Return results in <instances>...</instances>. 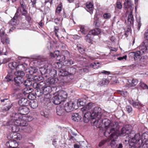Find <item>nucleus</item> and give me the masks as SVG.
<instances>
[{"instance_id":"f257e3e1","label":"nucleus","mask_w":148,"mask_h":148,"mask_svg":"<svg viewBox=\"0 0 148 148\" xmlns=\"http://www.w3.org/2000/svg\"><path fill=\"white\" fill-rule=\"evenodd\" d=\"M105 128L104 135L107 137L110 133H116L119 131V126L116 122H111L108 119H103V126Z\"/></svg>"},{"instance_id":"f03ea898","label":"nucleus","mask_w":148,"mask_h":148,"mask_svg":"<svg viewBox=\"0 0 148 148\" xmlns=\"http://www.w3.org/2000/svg\"><path fill=\"white\" fill-rule=\"evenodd\" d=\"M147 43L143 41L138 47L139 50L131 53L135 60H140L145 54L148 52V47L147 45L148 44Z\"/></svg>"},{"instance_id":"7ed1b4c3","label":"nucleus","mask_w":148,"mask_h":148,"mask_svg":"<svg viewBox=\"0 0 148 148\" xmlns=\"http://www.w3.org/2000/svg\"><path fill=\"white\" fill-rule=\"evenodd\" d=\"M124 7L127 9V11L130 10V13L127 19L129 25H131L134 22V18L132 15V11L134 8V5L131 0H125L124 3Z\"/></svg>"},{"instance_id":"20e7f679","label":"nucleus","mask_w":148,"mask_h":148,"mask_svg":"<svg viewBox=\"0 0 148 148\" xmlns=\"http://www.w3.org/2000/svg\"><path fill=\"white\" fill-rule=\"evenodd\" d=\"M101 109L98 107H95L94 108V109L92 111V113L89 112H87L84 113L83 117L84 122L87 123L89 121L90 118H92V120L95 118L96 115L101 110Z\"/></svg>"},{"instance_id":"39448f33","label":"nucleus","mask_w":148,"mask_h":148,"mask_svg":"<svg viewBox=\"0 0 148 148\" xmlns=\"http://www.w3.org/2000/svg\"><path fill=\"white\" fill-rule=\"evenodd\" d=\"M138 142L137 145H139L138 148H148V133H144L142 136L141 139H140V134L138 139Z\"/></svg>"},{"instance_id":"423d86ee","label":"nucleus","mask_w":148,"mask_h":148,"mask_svg":"<svg viewBox=\"0 0 148 148\" xmlns=\"http://www.w3.org/2000/svg\"><path fill=\"white\" fill-rule=\"evenodd\" d=\"M103 116L102 115L101 110L96 115V117L92 120V123L93 125L95 126L97 128L101 127H103Z\"/></svg>"},{"instance_id":"0eeeda50","label":"nucleus","mask_w":148,"mask_h":148,"mask_svg":"<svg viewBox=\"0 0 148 148\" xmlns=\"http://www.w3.org/2000/svg\"><path fill=\"white\" fill-rule=\"evenodd\" d=\"M101 30L99 28H95L89 31L88 34L85 37V39L89 43H92V38L91 35H96L99 34L101 33Z\"/></svg>"},{"instance_id":"6e6552de","label":"nucleus","mask_w":148,"mask_h":148,"mask_svg":"<svg viewBox=\"0 0 148 148\" xmlns=\"http://www.w3.org/2000/svg\"><path fill=\"white\" fill-rule=\"evenodd\" d=\"M15 122V117H12L10 121L6 123L7 126H10L12 131L14 133L18 132L19 130V125H17V124L14 123Z\"/></svg>"},{"instance_id":"1a4fd4ad","label":"nucleus","mask_w":148,"mask_h":148,"mask_svg":"<svg viewBox=\"0 0 148 148\" xmlns=\"http://www.w3.org/2000/svg\"><path fill=\"white\" fill-rule=\"evenodd\" d=\"M119 131L116 133H111L110 135V139L109 141L110 146L113 148H116L118 144L116 143V140L117 139L119 135Z\"/></svg>"},{"instance_id":"9d476101","label":"nucleus","mask_w":148,"mask_h":148,"mask_svg":"<svg viewBox=\"0 0 148 148\" xmlns=\"http://www.w3.org/2000/svg\"><path fill=\"white\" fill-rule=\"evenodd\" d=\"M128 137L131 139V142L134 144L137 145L138 142V139L139 137V133L136 134L135 132L131 131V132L128 134Z\"/></svg>"},{"instance_id":"9b49d317","label":"nucleus","mask_w":148,"mask_h":148,"mask_svg":"<svg viewBox=\"0 0 148 148\" xmlns=\"http://www.w3.org/2000/svg\"><path fill=\"white\" fill-rule=\"evenodd\" d=\"M0 36L1 38V42L4 44L5 43L9 44L10 40L8 37L7 35L5 34L4 28H1L0 29Z\"/></svg>"},{"instance_id":"f8f14e48","label":"nucleus","mask_w":148,"mask_h":148,"mask_svg":"<svg viewBox=\"0 0 148 148\" xmlns=\"http://www.w3.org/2000/svg\"><path fill=\"white\" fill-rule=\"evenodd\" d=\"M43 90H40V91L38 90H37L36 94L38 96H40L43 94H49V93L51 92L52 89L50 85H49V84H47Z\"/></svg>"},{"instance_id":"ddd939ff","label":"nucleus","mask_w":148,"mask_h":148,"mask_svg":"<svg viewBox=\"0 0 148 148\" xmlns=\"http://www.w3.org/2000/svg\"><path fill=\"white\" fill-rule=\"evenodd\" d=\"M132 127L130 125H127L123 127L121 130L120 135L121 136H125L128 134L132 130Z\"/></svg>"},{"instance_id":"4468645a","label":"nucleus","mask_w":148,"mask_h":148,"mask_svg":"<svg viewBox=\"0 0 148 148\" xmlns=\"http://www.w3.org/2000/svg\"><path fill=\"white\" fill-rule=\"evenodd\" d=\"M25 70V68L23 65L19 64L16 68L17 71L15 73V75L16 76H23L25 75V73L23 70Z\"/></svg>"},{"instance_id":"2eb2a0df","label":"nucleus","mask_w":148,"mask_h":148,"mask_svg":"<svg viewBox=\"0 0 148 148\" xmlns=\"http://www.w3.org/2000/svg\"><path fill=\"white\" fill-rule=\"evenodd\" d=\"M47 85V83L45 82L42 81L39 83L34 82L33 84V87L34 88H37L36 90V92L38 90L40 91V90H43V88L45 87Z\"/></svg>"},{"instance_id":"dca6fc26","label":"nucleus","mask_w":148,"mask_h":148,"mask_svg":"<svg viewBox=\"0 0 148 148\" xmlns=\"http://www.w3.org/2000/svg\"><path fill=\"white\" fill-rule=\"evenodd\" d=\"M7 138L9 140L16 141V140H21L22 138V136L19 133H15V134L11 133L8 135Z\"/></svg>"},{"instance_id":"f3484780","label":"nucleus","mask_w":148,"mask_h":148,"mask_svg":"<svg viewBox=\"0 0 148 148\" xmlns=\"http://www.w3.org/2000/svg\"><path fill=\"white\" fill-rule=\"evenodd\" d=\"M15 117V122L14 123L16 124L17 125H19V126L23 127V128L28 125V123L27 121H25V119L23 118V119H21V118H19L18 119H17V117ZM13 123H14V122Z\"/></svg>"},{"instance_id":"a211bd4d","label":"nucleus","mask_w":148,"mask_h":148,"mask_svg":"<svg viewBox=\"0 0 148 148\" xmlns=\"http://www.w3.org/2000/svg\"><path fill=\"white\" fill-rule=\"evenodd\" d=\"M74 103L72 101H69L66 103L64 107L66 112H70L73 110L75 108Z\"/></svg>"},{"instance_id":"6ab92c4d","label":"nucleus","mask_w":148,"mask_h":148,"mask_svg":"<svg viewBox=\"0 0 148 148\" xmlns=\"http://www.w3.org/2000/svg\"><path fill=\"white\" fill-rule=\"evenodd\" d=\"M18 113L22 115L27 114L29 112V108L25 106H21L18 109Z\"/></svg>"},{"instance_id":"aec40b11","label":"nucleus","mask_w":148,"mask_h":148,"mask_svg":"<svg viewBox=\"0 0 148 148\" xmlns=\"http://www.w3.org/2000/svg\"><path fill=\"white\" fill-rule=\"evenodd\" d=\"M18 103L21 106H27L30 103V101L27 98H23L18 101Z\"/></svg>"},{"instance_id":"412c9836","label":"nucleus","mask_w":148,"mask_h":148,"mask_svg":"<svg viewBox=\"0 0 148 148\" xmlns=\"http://www.w3.org/2000/svg\"><path fill=\"white\" fill-rule=\"evenodd\" d=\"M15 85L16 86H19L24 82V79L21 76H17L14 78Z\"/></svg>"},{"instance_id":"4be33fe9","label":"nucleus","mask_w":148,"mask_h":148,"mask_svg":"<svg viewBox=\"0 0 148 148\" xmlns=\"http://www.w3.org/2000/svg\"><path fill=\"white\" fill-rule=\"evenodd\" d=\"M65 109L64 106H58L56 107V113L58 115H62L64 114Z\"/></svg>"},{"instance_id":"5701e85b","label":"nucleus","mask_w":148,"mask_h":148,"mask_svg":"<svg viewBox=\"0 0 148 148\" xmlns=\"http://www.w3.org/2000/svg\"><path fill=\"white\" fill-rule=\"evenodd\" d=\"M19 8H18L14 16L13 17V18L11 20L10 23L12 25H16V22L18 16L19 15Z\"/></svg>"},{"instance_id":"b1692460","label":"nucleus","mask_w":148,"mask_h":148,"mask_svg":"<svg viewBox=\"0 0 148 148\" xmlns=\"http://www.w3.org/2000/svg\"><path fill=\"white\" fill-rule=\"evenodd\" d=\"M53 102L55 105L60 104L63 101L57 93L53 98Z\"/></svg>"},{"instance_id":"393cba45","label":"nucleus","mask_w":148,"mask_h":148,"mask_svg":"<svg viewBox=\"0 0 148 148\" xmlns=\"http://www.w3.org/2000/svg\"><path fill=\"white\" fill-rule=\"evenodd\" d=\"M86 10L89 12L90 14L93 13V10L94 9L93 4L91 2H88L86 3Z\"/></svg>"},{"instance_id":"a878e982","label":"nucleus","mask_w":148,"mask_h":148,"mask_svg":"<svg viewBox=\"0 0 148 148\" xmlns=\"http://www.w3.org/2000/svg\"><path fill=\"white\" fill-rule=\"evenodd\" d=\"M47 74L46 75V77L51 76L52 77H54L57 75V71L54 69H49Z\"/></svg>"},{"instance_id":"bb28decb","label":"nucleus","mask_w":148,"mask_h":148,"mask_svg":"<svg viewBox=\"0 0 148 148\" xmlns=\"http://www.w3.org/2000/svg\"><path fill=\"white\" fill-rule=\"evenodd\" d=\"M95 106L94 103L92 102L88 103L86 105L82 108V111L84 112L85 111H87L90 110L92 108Z\"/></svg>"},{"instance_id":"cd10ccee","label":"nucleus","mask_w":148,"mask_h":148,"mask_svg":"<svg viewBox=\"0 0 148 148\" xmlns=\"http://www.w3.org/2000/svg\"><path fill=\"white\" fill-rule=\"evenodd\" d=\"M57 94L63 101H65V99L67 97V94L66 92L64 91H60Z\"/></svg>"},{"instance_id":"c85d7f7f","label":"nucleus","mask_w":148,"mask_h":148,"mask_svg":"<svg viewBox=\"0 0 148 148\" xmlns=\"http://www.w3.org/2000/svg\"><path fill=\"white\" fill-rule=\"evenodd\" d=\"M130 103L133 106V107L139 109H140L142 107H143V106L140 102H136L133 101Z\"/></svg>"},{"instance_id":"c756f323","label":"nucleus","mask_w":148,"mask_h":148,"mask_svg":"<svg viewBox=\"0 0 148 148\" xmlns=\"http://www.w3.org/2000/svg\"><path fill=\"white\" fill-rule=\"evenodd\" d=\"M71 118L73 121L78 122L80 120L81 118L79 114L77 113H74L72 114Z\"/></svg>"},{"instance_id":"7c9ffc66","label":"nucleus","mask_w":148,"mask_h":148,"mask_svg":"<svg viewBox=\"0 0 148 148\" xmlns=\"http://www.w3.org/2000/svg\"><path fill=\"white\" fill-rule=\"evenodd\" d=\"M58 75L64 77L68 75V71L65 69H60L58 71Z\"/></svg>"},{"instance_id":"2f4dec72","label":"nucleus","mask_w":148,"mask_h":148,"mask_svg":"<svg viewBox=\"0 0 148 148\" xmlns=\"http://www.w3.org/2000/svg\"><path fill=\"white\" fill-rule=\"evenodd\" d=\"M29 105L32 108L35 109L38 106V104L37 101L32 100L31 101H30V103Z\"/></svg>"},{"instance_id":"473e14b6","label":"nucleus","mask_w":148,"mask_h":148,"mask_svg":"<svg viewBox=\"0 0 148 148\" xmlns=\"http://www.w3.org/2000/svg\"><path fill=\"white\" fill-rule=\"evenodd\" d=\"M77 49L79 52L81 54H83L85 51V49L82 45L78 44L77 45Z\"/></svg>"},{"instance_id":"72a5a7b5","label":"nucleus","mask_w":148,"mask_h":148,"mask_svg":"<svg viewBox=\"0 0 148 148\" xmlns=\"http://www.w3.org/2000/svg\"><path fill=\"white\" fill-rule=\"evenodd\" d=\"M49 69H46L44 67H42L40 68V71L41 75L46 77V75L47 74V71Z\"/></svg>"},{"instance_id":"f704fd0d","label":"nucleus","mask_w":148,"mask_h":148,"mask_svg":"<svg viewBox=\"0 0 148 148\" xmlns=\"http://www.w3.org/2000/svg\"><path fill=\"white\" fill-rule=\"evenodd\" d=\"M18 65L17 63L16 62H12L8 64V66L11 69H14L16 68V67L18 66Z\"/></svg>"},{"instance_id":"c9c22d12","label":"nucleus","mask_w":148,"mask_h":148,"mask_svg":"<svg viewBox=\"0 0 148 148\" xmlns=\"http://www.w3.org/2000/svg\"><path fill=\"white\" fill-rule=\"evenodd\" d=\"M56 59L60 62H63L64 63V61H65L66 57L63 55L62 54L57 56Z\"/></svg>"},{"instance_id":"e433bc0d","label":"nucleus","mask_w":148,"mask_h":148,"mask_svg":"<svg viewBox=\"0 0 148 148\" xmlns=\"http://www.w3.org/2000/svg\"><path fill=\"white\" fill-rule=\"evenodd\" d=\"M129 82L131 86H134L137 84L138 81L136 79H133L132 80H130Z\"/></svg>"},{"instance_id":"4c0bfd02","label":"nucleus","mask_w":148,"mask_h":148,"mask_svg":"<svg viewBox=\"0 0 148 148\" xmlns=\"http://www.w3.org/2000/svg\"><path fill=\"white\" fill-rule=\"evenodd\" d=\"M74 61L72 59H69L65 60L64 63V64L67 66H70L74 64Z\"/></svg>"},{"instance_id":"58836bf2","label":"nucleus","mask_w":148,"mask_h":148,"mask_svg":"<svg viewBox=\"0 0 148 148\" xmlns=\"http://www.w3.org/2000/svg\"><path fill=\"white\" fill-rule=\"evenodd\" d=\"M109 82V81L108 79H103L99 82V84L101 86L104 85H107Z\"/></svg>"},{"instance_id":"ea45409f","label":"nucleus","mask_w":148,"mask_h":148,"mask_svg":"<svg viewBox=\"0 0 148 148\" xmlns=\"http://www.w3.org/2000/svg\"><path fill=\"white\" fill-rule=\"evenodd\" d=\"M13 77V76L11 74H8L5 78L4 80L6 82H9L12 80Z\"/></svg>"},{"instance_id":"a19ab883","label":"nucleus","mask_w":148,"mask_h":148,"mask_svg":"<svg viewBox=\"0 0 148 148\" xmlns=\"http://www.w3.org/2000/svg\"><path fill=\"white\" fill-rule=\"evenodd\" d=\"M76 69L74 68L71 67L68 69V75H73L75 73Z\"/></svg>"},{"instance_id":"79ce46f5","label":"nucleus","mask_w":148,"mask_h":148,"mask_svg":"<svg viewBox=\"0 0 148 148\" xmlns=\"http://www.w3.org/2000/svg\"><path fill=\"white\" fill-rule=\"evenodd\" d=\"M86 102V100L85 99H82L81 100H79L77 101V104L81 106H83L85 105Z\"/></svg>"},{"instance_id":"37998d69","label":"nucleus","mask_w":148,"mask_h":148,"mask_svg":"<svg viewBox=\"0 0 148 148\" xmlns=\"http://www.w3.org/2000/svg\"><path fill=\"white\" fill-rule=\"evenodd\" d=\"M80 31L81 32L84 34H86L88 32V28L84 26L81 27Z\"/></svg>"},{"instance_id":"c03bdc74","label":"nucleus","mask_w":148,"mask_h":148,"mask_svg":"<svg viewBox=\"0 0 148 148\" xmlns=\"http://www.w3.org/2000/svg\"><path fill=\"white\" fill-rule=\"evenodd\" d=\"M138 86L140 89H148V87L147 86L143 83L140 82L138 84Z\"/></svg>"},{"instance_id":"a18cd8bd","label":"nucleus","mask_w":148,"mask_h":148,"mask_svg":"<svg viewBox=\"0 0 148 148\" xmlns=\"http://www.w3.org/2000/svg\"><path fill=\"white\" fill-rule=\"evenodd\" d=\"M32 91V89H29L27 88H25L22 90V93L24 95H25L26 94H29Z\"/></svg>"},{"instance_id":"49530a36","label":"nucleus","mask_w":148,"mask_h":148,"mask_svg":"<svg viewBox=\"0 0 148 148\" xmlns=\"http://www.w3.org/2000/svg\"><path fill=\"white\" fill-rule=\"evenodd\" d=\"M99 63L98 62H95L92 63L90 65V66L94 69L98 68L99 66Z\"/></svg>"},{"instance_id":"de8ad7c7","label":"nucleus","mask_w":148,"mask_h":148,"mask_svg":"<svg viewBox=\"0 0 148 148\" xmlns=\"http://www.w3.org/2000/svg\"><path fill=\"white\" fill-rule=\"evenodd\" d=\"M42 77L40 76H34L33 77L32 79L34 81H38L42 80Z\"/></svg>"},{"instance_id":"09e8293b","label":"nucleus","mask_w":148,"mask_h":148,"mask_svg":"<svg viewBox=\"0 0 148 148\" xmlns=\"http://www.w3.org/2000/svg\"><path fill=\"white\" fill-rule=\"evenodd\" d=\"M27 97L29 99L31 100H33L35 99L36 98L34 94L31 92L28 94L27 96Z\"/></svg>"},{"instance_id":"8fccbe9b","label":"nucleus","mask_w":148,"mask_h":148,"mask_svg":"<svg viewBox=\"0 0 148 148\" xmlns=\"http://www.w3.org/2000/svg\"><path fill=\"white\" fill-rule=\"evenodd\" d=\"M23 129H25L26 130L25 132H29L32 131V127L30 126V125L28 124L24 128H23Z\"/></svg>"},{"instance_id":"3c124183","label":"nucleus","mask_w":148,"mask_h":148,"mask_svg":"<svg viewBox=\"0 0 148 148\" xmlns=\"http://www.w3.org/2000/svg\"><path fill=\"white\" fill-rule=\"evenodd\" d=\"M47 84H49V85L53 84L55 83V80L53 77L49 79L48 82H47Z\"/></svg>"},{"instance_id":"603ef678","label":"nucleus","mask_w":148,"mask_h":148,"mask_svg":"<svg viewBox=\"0 0 148 148\" xmlns=\"http://www.w3.org/2000/svg\"><path fill=\"white\" fill-rule=\"evenodd\" d=\"M44 95H45L44 98V100L46 101H49L51 98V96L50 93Z\"/></svg>"},{"instance_id":"864d4df0","label":"nucleus","mask_w":148,"mask_h":148,"mask_svg":"<svg viewBox=\"0 0 148 148\" xmlns=\"http://www.w3.org/2000/svg\"><path fill=\"white\" fill-rule=\"evenodd\" d=\"M24 84L25 86H29L32 84L31 82L28 79L24 80Z\"/></svg>"},{"instance_id":"5fc2aeb1","label":"nucleus","mask_w":148,"mask_h":148,"mask_svg":"<svg viewBox=\"0 0 148 148\" xmlns=\"http://www.w3.org/2000/svg\"><path fill=\"white\" fill-rule=\"evenodd\" d=\"M26 8H20L19 10L21 12L23 15H25L27 13V11L26 10Z\"/></svg>"},{"instance_id":"6e6d98bb","label":"nucleus","mask_w":148,"mask_h":148,"mask_svg":"<svg viewBox=\"0 0 148 148\" xmlns=\"http://www.w3.org/2000/svg\"><path fill=\"white\" fill-rule=\"evenodd\" d=\"M111 17V14L109 13H105L103 15V18L106 19L110 18Z\"/></svg>"},{"instance_id":"4d7b16f0","label":"nucleus","mask_w":148,"mask_h":148,"mask_svg":"<svg viewBox=\"0 0 148 148\" xmlns=\"http://www.w3.org/2000/svg\"><path fill=\"white\" fill-rule=\"evenodd\" d=\"M62 53V55H63L66 58L68 57L69 56L68 51L66 50L63 51Z\"/></svg>"},{"instance_id":"13d9d810","label":"nucleus","mask_w":148,"mask_h":148,"mask_svg":"<svg viewBox=\"0 0 148 148\" xmlns=\"http://www.w3.org/2000/svg\"><path fill=\"white\" fill-rule=\"evenodd\" d=\"M137 21L138 23L137 29L138 31L140 29V27L142 25V24L141 23L140 19V18H139L138 20H137Z\"/></svg>"},{"instance_id":"bf43d9fd","label":"nucleus","mask_w":148,"mask_h":148,"mask_svg":"<svg viewBox=\"0 0 148 148\" xmlns=\"http://www.w3.org/2000/svg\"><path fill=\"white\" fill-rule=\"evenodd\" d=\"M54 22L56 24H60L62 21L60 18H56L54 20Z\"/></svg>"},{"instance_id":"052dcab7","label":"nucleus","mask_w":148,"mask_h":148,"mask_svg":"<svg viewBox=\"0 0 148 148\" xmlns=\"http://www.w3.org/2000/svg\"><path fill=\"white\" fill-rule=\"evenodd\" d=\"M126 110L129 113H130L132 111V109L131 106H127L126 107Z\"/></svg>"},{"instance_id":"680f3d73","label":"nucleus","mask_w":148,"mask_h":148,"mask_svg":"<svg viewBox=\"0 0 148 148\" xmlns=\"http://www.w3.org/2000/svg\"><path fill=\"white\" fill-rule=\"evenodd\" d=\"M47 45L48 49L49 50H51L53 47L51 42H48L47 43Z\"/></svg>"},{"instance_id":"e2e57ef3","label":"nucleus","mask_w":148,"mask_h":148,"mask_svg":"<svg viewBox=\"0 0 148 148\" xmlns=\"http://www.w3.org/2000/svg\"><path fill=\"white\" fill-rule=\"evenodd\" d=\"M20 3L21 5V8H26V5L25 3H24V1L23 0H20Z\"/></svg>"},{"instance_id":"0e129e2a","label":"nucleus","mask_w":148,"mask_h":148,"mask_svg":"<svg viewBox=\"0 0 148 148\" xmlns=\"http://www.w3.org/2000/svg\"><path fill=\"white\" fill-rule=\"evenodd\" d=\"M6 50L5 48H3L0 52V55H6Z\"/></svg>"},{"instance_id":"69168bd1","label":"nucleus","mask_w":148,"mask_h":148,"mask_svg":"<svg viewBox=\"0 0 148 148\" xmlns=\"http://www.w3.org/2000/svg\"><path fill=\"white\" fill-rule=\"evenodd\" d=\"M59 30V29L58 27H54V31L55 33L56 36L58 38V31Z\"/></svg>"},{"instance_id":"338daca9","label":"nucleus","mask_w":148,"mask_h":148,"mask_svg":"<svg viewBox=\"0 0 148 148\" xmlns=\"http://www.w3.org/2000/svg\"><path fill=\"white\" fill-rule=\"evenodd\" d=\"M26 19L27 21L29 22H30L32 20V18L29 15H27L26 16Z\"/></svg>"},{"instance_id":"774afa93","label":"nucleus","mask_w":148,"mask_h":148,"mask_svg":"<svg viewBox=\"0 0 148 148\" xmlns=\"http://www.w3.org/2000/svg\"><path fill=\"white\" fill-rule=\"evenodd\" d=\"M62 10V8L61 6H58L56 11V13L59 14Z\"/></svg>"}]
</instances>
